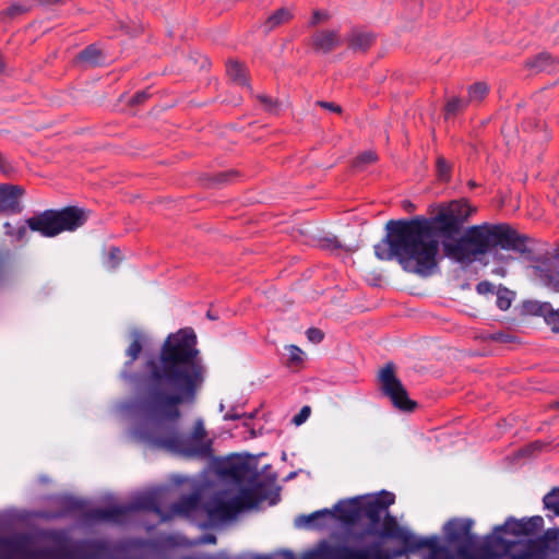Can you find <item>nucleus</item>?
I'll list each match as a JSON object with an SVG mask.
<instances>
[{"label": "nucleus", "mask_w": 559, "mask_h": 559, "mask_svg": "<svg viewBox=\"0 0 559 559\" xmlns=\"http://www.w3.org/2000/svg\"><path fill=\"white\" fill-rule=\"evenodd\" d=\"M87 218L83 209L69 206L60 211L48 210L27 218L13 228L10 223L4 224L5 234L12 239L24 240L27 229L44 237H55L63 231H73L81 227Z\"/></svg>", "instance_id": "nucleus-7"}, {"label": "nucleus", "mask_w": 559, "mask_h": 559, "mask_svg": "<svg viewBox=\"0 0 559 559\" xmlns=\"http://www.w3.org/2000/svg\"><path fill=\"white\" fill-rule=\"evenodd\" d=\"M373 36L371 34L359 32H354L348 39L349 47L355 50H366L371 46Z\"/></svg>", "instance_id": "nucleus-20"}, {"label": "nucleus", "mask_w": 559, "mask_h": 559, "mask_svg": "<svg viewBox=\"0 0 559 559\" xmlns=\"http://www.w3.org/2000/svg\"><path fill=\"white\" fill-rule=\"evenodd\" d=\"M226 73L228 78L236 84L248 86L247 69L239 61L228 60L226 63Z\"/></svg>", "instance_id": "nucleus-17"}, {"label": "nucleus", "mask_w": 559, "mask_h": 559, "mask_svg": "<svg viewBox=\"0 0 559 559\" xmlns=\"http://www.w3.org/2000/svg\"><path fill=\"white\" fill-rule=\"evenodd\" d=\"M311 409L309 406H304L300 412L294 417L293 421L299 426L304 424L310 416Z\"/></svg>", "instance_id": "nucleus-34"}, {"label": "nucleus", "mask_w": 559, "mask_h": 559, "mask_svg": "<svg viewBox=\"0 0 559 559\" xmlns=\"http://www.w3.org/2000/svg\"><path fill=\"white\" fill-rule=\"evenodd\" d=\"M145 337L142 333L133 331L131 333V343L127 349V356L130 358L129 364L133 362L140 355Z\"/></svg>", "instance_id": "nucleus-19"}, {"label": "nucleus", "mask_w": 559, "mask_h": 559, "mask_svg": "<svg viewBox=\"0 0 559 559\" xmlns=\"http://www.w3.org/2000/svg\"><path fill=\"white\" fill-rule=\"evenodd\" d=\"M513 299V293L507 288H499L497 290V306L501 310H507L510 308Z\"/></svg>", "instance_id": "nucleus-23"}, {"label": "nucleus", "mask_w": 559, "mask_h": 559, "mask_svg": "<svg viewBox=\"0 0 559 559\" xmlns=\"http://www.w3.org/2000/svg\"><path fill=\"white\" fill-rule=\"evenodd\" d=\"M321 107L330 110V111H333V112H337L340 114L342 111L341 107L334 103H328V102H319L318 103Z\"/></svg>", "instance_id": "nucleus-41"}, {"label": "nucleus", "mask_w": 559, "mask_h": 559, "mask_svg": "<svg viewBox=\"0 0 559 559\" xmlns=\"http://www.w3.org/2000/svg\"><path fill=\"white\" fill-rule=\"evenodd\" d=\"M27 9L22 4L14 3L4 11V14L8 16H15L16 14L23 13Z\"/></svg>", "instance_id": "nucleus-38"}, {"label": "nucleus", "mask_w": 559, "mask_h": 559, "mask_svg": "<svg viewBox=\"0 0 559 559\" xmlns=\"http://www.w3.org/2000/svg\"><path fill=\"white\" fill-rule=\"evenodd\" d=\"M2 68H3V62H2V60L0 59V71L2 70Z\"/></svg>", "instance_id": "nucleus-48"}, {"label": "nucleus", "mask_w": 559, "mask_h": 559, "mask_svg": "<svg viewBox=\"0 0 559 559\" xmlns=\"http://www.w3.org/2000/svg\"><path fill=\"white\" fill-rule=\"evenodd\" d=\"M195 335L191 330L170 334L164 343L160 357L146 362L143 382L147 393L140 411L150 432L139 438L152 447L188 457L205 456L209 452L206 429L198 420L191 433L181 436L175 428L179 416L178 404L189 401L202 384V370L194 360Z\"/></svg>", "instance_id": "nucleus-1"}, {"label": "nucleus", "mask_w": 559, "mask_h": 559, "mask_svg": "<svg viewBox=\"0 0 559 559\" xmlns=\"http://www.w3.org/2000/svg\"><path fill=\"white\" fill-rule=\"evenodd\" d=\"M379 381L382 392L391 400L393 405L403 411H411L415 407L402 382L396 378L394 366L388 364L379 372Z\"/></svg>", "instance_id": "nucleus-9"}, {"label": "nucleus", "mask_w": 559, "mask_h": 559, "mask_svg": "<svg viewBox=\"0 0 559 559\" xmlns=\"http://www.w3.org/2000/svg\"><path fill=\"white\" fill-rule=\"evenodd\" d=\"M62 0H39L41 4L51 5L61 2Z\"/></svg>", "instance_id": "nucleus-43"}, {"label": "nucleus", "mask_w": 559, "mask_h": 559, "mask_svg": "<svg viewBox=\"0 0 559 559\" xmlns=\"http://www.w3.org/2000/svg\"><path fill=\"white\" fill-rule=\"evenodd\" d=\"M211 543L215 544V538L213 536H212Z\"/></svg>", "instance_id": "nucleus-50"}, {"label": "nucleus", "mask_w": 559, "mask_h": 559, "mask_svg": "<svg viewBox=\"0 0 559 559\" xmlns=\"http://www.w3.org/2000/svg\"><path fill=\"white\" fill-rule=\"evenodd\" d=\"M557 264H559V259L536 265L533 267V276L538 283L559 293V270H556Z\"/></svg>", "instance_id": "nucleus-12"}, {"label": "nucleus", "mask_w": 559, "mask_h": 559, "mask_svg": "<svg viewBox=\"0 0 559 559\" xmlns=\"http://www.w3.org/2000/svg\"><path fill=\"white\" fill-rule=\"evenodd\" d=\"M466 107V102L459 97H453L447 104V115H454L457 111L463 110Z\"/></svg>", "instance_id": "nucleus-28"}, {"label": "nucleus", "mask_w": 559, "mask_h": 559, "mask_svg": "<svg viewBox=\"0 0 559 559\" xmlns=\"http://www.w3.org/2000/svg\"><path fill=\"white\" fill-rule=\"evenodd\" d=\"M288 352V360L293 365H299L304 361L305 353L296 345L286 347Z\"/></svg>", "instance_id": "nucleus-27"}, {"label": "nucleus", "mask_w": 559, "mask_h": 559, "mask_svg": "<svg viewBox=\"0 0 559 559\" xmlns=\"http://www.w3.org/2000/svg\"><path fill=\"white\" fill-rule=\"evenodd\" d=\"M545 508L559 515V489H554L544 498Z\"/></svg>", "instance_id": "nucleus-24"}, {"label": "nucleus", "mask_w": 559, "mask_h": 559, "mask_svg": "<svg viewBox=\"0 0 559 559\" xmlns=\"http://www.w3.org/2000/svg\"><path fill=\"white\" fill-rule=\"evenodd\" d=\"M311 44L314 50L328 53L342 44V37L337 29H321L313 34Z\"/></svg>", "instance_id": "nucleus-13"}, {"label": "nucleus", "mask_w": 559, "mask_h": 559, "mask_svg": "<svg viewBox=\"0 0 559 559\" xmlns=\"http://www.w3.org/2000/svg\"><path fill=\"white\" fill-rule=\"evenodd\" d=\"M441 243L447 258L465 266L486 258L484 264L491 265V273L500 277L507 276L515 255L525 250L523 239L506 224L475 225Z\"/></svg>", "instance_id": "nucleus-3"}, {"label": "nucleus", "mask_w": 559, "mask_h": 559, "mask_svg": "<svg viewBox=\"0 0 559 559\" xmlns=\"http://www.w3.org/2000/svg\"><path fill=\"white\" fill-rule=\"evenodd\" d=\"M307 337L310 342L320 343L323 340V333L319 329H309Z\"/></svg>", "instance_id": "nucleus-36"}, {"label": "nucleus", "mask_w": 559, "mask_h": 559, "mask_svg": "<svg viewBox=\"0 0 559 559\" xmlns=\"http://www.w3.org/2000/svg\"><path fill=\"white\" fill-rule=\"evenodd\" d=\"M154 511L158 514L160 513V511L157 508H154Z\"/></svg>", "instance_id": "nucleus-49"}, {"label": "nucleus", "mask_w": 559, "mask_h": 559, "mask_svg": "<svg viewBox=\"0 0 559 559\" xmlns=\"http://www.w3.org/2000/svg\"><path fill=\"white\" fill-rule=\"evenodd\" d=\"M212 471L227 483L226 489L212 497V526L257 508L263 500V487L258 476L239 456H212Z\"/></svg>", "instance_id": "nucleus-4"}, {"label": "nucleus", "mask_w": 559, "mask_h": 559, "mask_svg": "<svg viewBox=\"0 0 559 559\" xmlns=\"http://www.w3.org/2000/svg\"><path fill=\"white\" fill-rule=\"evenodd\" d=\"M437 171L440 180H448L450 174V166L443 157L437 159Z\"/></svg>", "instance_id": "nucleus-30"}, {"label": "nucleus", "mask_w": 559, "mask_h": 559, "mask_svg": "<svg viewBox=\"0 0 559 559\" xmlns=\"http://www.w3.org/2000/svg\"><path fill=\"white\" fill-rule=\"evenodd\" d=\"M326 559H390L378 545L366 549L336 548L328 554Z\"/></svg>", "instance_id": "nucleus-11"}, {"label": "nucleus", "mask_w": 559, "mask_h": 559, "mask_svg": "<svg viewBox=\"0 0 559 559\" xmlns=\"http://www.w3.org/2000/svg\"><path fill=\"white\" fill-rule=\"evenodd\" d=\"M540 448V444L538 443H534V444H531L528 447H526L525 449L522 450L523 453H531L532 451L536 450V449H539Z\"/></svg>", "instance_id": "nucleus-42"}, {"label": "nucleus", "mask_w": 559, "mask_h": 559, "mask_svg": "<svg viewBox=\"0 0 559 559\" xmlns=\"http://www.w3.org/2000/svg\"><path fill=\"white\" fill-rule=\"evenodd\" d=\"M78 60L84 66H97L103 60L102 51L95 46H90L79 55Z\"/></svg>", "instance_id": "nucleus-21"}, {"label": "nucleus", "mask_w": 559, "mask_h": 559, "mask_svg": "<svg viewBox=\"0 0 559 559\" xmlns=\"http://www.w3.org/2000/svg\"><path fill=\"white\" fill-rule=\"evenodd\" d=\"M235 176V171H219L212 175V185H224Z\"/></svg>", "instance_id": "nucleus-32"}, {"label": "nucleus", "mask_w": 559, "mask_h": 559, "mask_svg": "<svg viewBox=\"0 0 559 559\" xmlns=\"http://www.w3.org/2000/svg\"><path fill=\"white\" fill-rule=\"evenodd\" d=\"M245 413H240L236 406H231L230 409L224 415L225 420H234L246 417Z\"/></svg>", "instance_id": "nucleus-37"}, {"label": "nucleus", "mask_w": 559, "mask_h": 559, "mask_svg": "<svg viewBox=\"0 0 559 559\" xmlns=\"http://www.w3.org/2000/svg\"><path fill=\"white\" fill-rule=\"evenodd\" d=\"M523 554L514 559H559V528H549L544 536L522 547Z\"/></svg>", "instance_id": "nucleus-10"}, {"label": "nucleus", "mask_w": 559, "mask_h": 559, "mask_svg": "<svg viewBox=\"0 0 559 559\" xmlns=\"http://www.w3.org/2000/svg\"><path fill=\"white\" fill-rule=\"evenodd\" d=\"M198 504L195 497H189L183 500L182 506H175L173 509L174 514H188V512L194 509Z\"/></svg>", "instance_id": "nucleus-26"}, {"label": "nucleus", "mask_w": 559, "mask_h": 559, "mask_svg": "<svg viewBox=\"0 0 559 559\" xmlns=\"http://www.w3.org/2000/svg\"><path fill=\"white\" fill-rule=\"evenodd\" d=\"M557 406L559 407V403H557Z\"/></svg>", "instance_id": "nucleus-51"}, {"label": "nucleus", "mask_w": 559, "mask_h": 559, "mask_svg": "<svg viewBox=\"0 0 559 559\" xmlns=\"http://www.w3.org/2000/svg\"><path fill=\"white\" fill-rule=\"evenodd\" d=\"M474 212L468 203L455 202L429 219L390 221L388 235L374 246V253L380 260L395 259L408 273L429 276L438 266L440 238H449L455 221Z\"/></svg>", "instance_id": "nucleus-2"}, {"label": "nucleus", "mask_w": 559, "mask_h": 559, "mask_svg": "<svg viewBox=\"0 0 559 559\" xmlns=\"http://www.w3.org/2000/svg\"><path fill=\"white\" fill-rule=\"evenodd\" d=\"M524 524H526V528H530V535H531L543 527L544 520L542 516H538V515L532 516L528 520H524Z\"/></svg>", "instance_id": "nucleus-31"}, {"label": "nucleus", "mask_w": 559, "mask_h": 559, "mask_svg": "<svg viewBox=\"0 0 559 559\" xmlns=\"http://www.w3.org/2000/svg\"><path fill=\"white\" fill-rule=\"evenodd\" d=\"M293 17V13L287 8H281L273 12L267 19L261 24V28L265 33H270L282 24L287 23Z\"/></svg>", "instance_id": "nucleus-16"}, {"label": "nucleus", "mask_w": 559, "mask_h": 559, "mask_svg": "<svg viewBox=\"0 0 559 559\" xmlns=\"http://www.w3.org/2000/svg\"><path fill=\"white\" fill-rule=\"evenodd\" d=\"M224 408H225V405H224V403L222 402V403L219 404V411H221V412H223V411H224Z\"/></svg>", "instance_id": "nucleus-47"}, {"label": "nucleus", "mask_w": 559, "mask_h": 559, "mask_svg": "<svg viewBox=\"0 0 559 559\" xmlns=\"http://www.w3.org/2000/svg\"><path fill=\"white\" fill-rule=\"evenodd\" d=\"M474 522L469 519H452L443 526V533L450 543L457 544V551L451 555L441 545L439 537H430L416 543L418 548L427 549L423 559H493L499 551H489L485 540L479 543L472 533Z\"/></svg>", "instance_id": "nucleus-6"}, {"label": "nucleus", "mask_w": 559, "mask_h": 559, "mask_svg": "<svg viewBox=\"0 0 559 559\" xmlns=\"http://www.w3.org/2000/svg\"><path fill=\"white\" fill-rule=\"evenodd\" d=\"M261 102L264 103V104H271V99L265 97V96H261L260 97Z\"/></svg>", "instance_id": "nucleus-45"}, {"label": "nucleus", "mask_w": 559, "mask_h": 559, "mask_svg": "<svg viewBox=\"0 0 559 559\" xmlns=\"http://www.w3.org/2000/svg\"><path fill=\"white\" fill-rule=\"evenodd\" d=\"M394 502V496L390 492H383L381 496H366L353 498L338 502L334 511L337 518L346 523H353L361 518H367L373 524L383 519L380 531L381 539L394 538L405 545L413 544V534L397 525L395 520L388 514V507Z\"/></svg>", "instance_id": "nucleus-5"}, {"label": "nucleus", "mask_w": 559, "mask_h": 559, "mask_svg": "<svg viewBox=\"0 0 559 559\" xmlns=\"http://www.w3.org/2000/svg\"><path fill=\"white\" fill-rule=\"evenodd\" d=\"M129 508H115L110 512L98 514L97 516L103 520H116V514L128 511Z\"/></svg>", "instance_id": "nucleus-39"}, {"label": "nucleus", "mask_w": 559, "mask_h": 559, "mask_svg": "<svg viewBox=\"0 0 559 559\" xmlns=\"http://www.w3.org/2000/svg\"><path fill=\"white\" fill-rule=\"evenodd\" d=\"M157 495H158V491H152V492L147 493L148 498H153Z\"/></svg>", "instance_id": "nucleus-46"}, {"label": "nucleus", "mask_w": 559, "mask_h": 559, "mask_svg": "<svg viewBox=\"0 0 559 559\" xmlns=\"http://www.w3.org/2000/svg\"><path fill=\"white\" fill-rule=\"evenodd\" d=\"M550 63V57L546 53H540L535 59L527 62V67L534 69L535 71L546 70Z\"/></svg>", "instance_id": "nucleus-25"}, {"label": "nucleus", "mask_w": 559, "mask_h": 559, "mask_svg": "<svg viewBox=\"0 0 559 559\" xmlns=\"http://www.w3.org/2000/svg\"><path fill=\"white\" fill-rule=\"evenodd\" d=\"M334 512L328 509L316 511L309 515H300L295 520L297 527H311L317 526L316 521L321 518H332Z\"/></svg>", "instance_id": "nucleus-18"}, {"label": "nucleus", "mask_w": 559, "mask_h": 559, "mask_svg": "<svg viewBox=\"0 0 559 559\" xmlns=\"http://www.w3.org/2000/svg\"><path fill=\"white\" fill-rule=\"evenodd\" d=\"M121 260H122L121 251L118 248H111L108 252V258L105 262V265L108 269H115Z\"/></svg>", "instance_id": "nucleus-29"}, {"label": "nucleus", "mask_w": 559, "mask_h": 559, "mask_svg": "<svg viewBox=\"0 0 559 559\" xmlns=\"http://www.w3.org/2000/svg\"><path fill=\"white\" fill-rule=\"evenodd\" d=\"M331 17V14L328 11L324 10H316L312 13V19L310 21V25H317L323 22L329 21Z\"/></svg>", "instance_id": "nucleus-33"}, {"label": "nucleus", "mask_w": 559, "mask_h": 559, "mask_svg": "<svg viewBox=\"0 0 559 559\" xmlns=\"http://www.w3.org/2000/svg\"><path fill=\"white\" fill-rule=\"evenodd\" d=\"M528 535L530 528H526L524 520L510 519L504 525L497 526L492 534L485 538V544L489 551H499L495 558L509 555L511 559H514V554H523L522 547H526L531 543L516 538Z\"/></svg>", "instance_id": "nucleus-8"}, {"label": "nucleus", "mask_w": 559, "mask_h": 559, "mask_svg": "<svg viewBox=\"0 0 559 559\" xmlns=\"http://www.w3.org/2000/svg\"><path fill=\"white\" fill-rule=\"evenodd\" d=\"M377 156L373 152H365L359 157H357L355 165L360 166L365 164H370L376 160Z\"/></svg>", "instance_id": "nucleus-35"}, {"label": "nucleus", "mask_w": 559, "mask_h": 559, "mask_svg": "<svg viewBox=\"0 0 559 559\" xmlns=\"http://www.w3.org/2000/svg\"><path fill=\"white\" fill-rule=\"evenodd\" d=\"M489 87L485 82H476L468 87V99L472 103L481 102L488 94Z\"/></svg>", "instance_id": "nucleus-22"}, {"label": "nucleus", "mask_w": 559, "mask_h": 559, "mask_svg": "<svg viewBox=\"0 0 559 559\" xmlns=\"http://www.w3.org/2000/svg\"><path fill=\"white\" fill-rule=\"evenodd\" d=\"M531 310L544 317L545 322L550 326V329L559 333V309H552L551 305L549 302H532L531 304Z\"/></svg>", "instance_id": "nucleus-15"}, {"label": "nucleus", "mask_w": 559, "mask_h": 559, "mask_svg": "<svg viewBox=\"0 0 559 559\" xmlns=\"http://www.w3.org/2000/svg\"><path fill=\"white\" fill-rule=\"evenodd\" d=\"M145 98V94L144 93H141V94H138L134 98H133V103H140L142 99Z\"/></svg>", "instance_id": "nucleus-44"}, {"label": "nucleus", "mask_w": 559, "mask_h": 559, "mask_svg": "<svg viewBox=\"0 0 559 559\" xmlns=\"http://www.w3.org/2000/svg\"><path fill=\"white\" fill-rule=\"evenodd\" d=\"M478 294L486 295L493 292V285L487 281L480 282L476 286Z\"/></svg>", "instance_id": "nucleus-40"}, {"label": "nucleus", "mask_w": 559, "mask_h": 559, "mask_svg": "<svg viewBox=\"0 0 559 559\" xmlns=\"http://www.w3.org/2000/svg\"><path fill=\"white\" fill-rule=\"evenodd\" d=\"M22 190L19 187H0V213H19L21 212L20 198Z\"/></svg>", "instance_id": "nucleus-14"}]
</instances>
